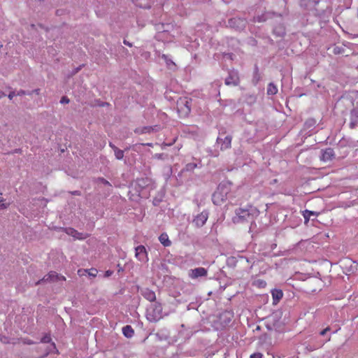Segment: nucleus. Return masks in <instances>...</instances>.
<instances>
[{
  "mask_svg": "<svg viewBox=\"0 0 358 358\" xmlns=\"http://www.w3.org/2000/svg\"><path fill=\"white\" fill-rule=\"evenodd\" d=\"M124 43L128 46H131V43H130L129 42L127 41L126 40H124Z\"/></svg>",
  "mask_w": 358,
  "mask_h": 358,
  "instance_id": "obj_45",
  "label": "nucleus"
},
{
  "mask_svg": "<svg viewBox=\"0 0 358 358\" xmlns=\"http://www.w3.org/2000/svg\"><path fill=\"white\" fill-rule=\"evenodd\" d=\"M143 145H148V146H152V143H147V144H143Z\"/></svg>",
  "mask_w": 358,
  "mask_h": 358,
  "instance_id": "obj_47",
  "label": "nucleus"
},
{
  "mask_svg": "<svg viewBox=\"0 0 358 358\" xmlns=\"http://www.w3.org/2000/svg\"><path fill=\"white\" fill-rule=\"evenodd\" d=\"M159 241L164 247H169L171 245V241L169 240V236L166 233H162L159 236Z\"/></svg>",
  "mask_w": 358,
  "mask_h": 358,
  "instance_id": "obj_19",
  "label": "nucleus"
},
{
  "mask_svg": "<svg viewBox=\"0 0 358 358\" xmlns=\"http://www.w3.org/2000/svg\"><path fill=\"white\" fill-rule=\"evenodd\" d=\"M79 70H80V66L76 69V73H77Z\"/></svg>",
  "mask_w": 358,
  "mask_h": 358,
  "instance_id": "obj_48",
  "label": "nucleus"
},
{
  "mask_svg": "<svg viewBox=\"0 0 358 358\" xmlns=\"http://www.w3.org/2000/svg\"><path fill=\"white\" fill-rule=\"evenodd\" d=\"M17 96L16 93L14 91H12L8 95L10 100H12L14 96Z\"/></svg>",
  "mask_w": 358,
  "mask_h": 358,
  "instance_id": "obj_42",
  "label": "nucleus"
},
{
  "mask_svg": "<svg viewBox=\"0 0 358 358\" xmlns=\"http://www.w3.org/2000/svg\"><path fill=\"white\" fill-rule=\"evenodd\" d=\"M65 231L68 235H70V236L74 237L75 238H77L79 240L85 239L87 237V236L85 234L79 233L78 231H76V229H74L73 228H70V227L66 228L65 229Z\"/></svg>",
  "mask_w": 358,
  "mask_h": 358,
  "instance_id": "obj_15",
  "label": "nucleus"
},
{
  "mask_svg": "<svg viewBox=\"0 0 358 358\" xmlns=\"http://www.w3.org/2000/svg\"><path fill=\"white\" fill-rule=\"evenodd\" d=\"M141 295L148 301L150 302H156V294L154 291L149 288H143L141 289Z\"/></svg>",
  "mask_w": 358,
  "mask_h": 358,
  "instance_id": "obj_12",
  "label": "nucleus"
},
{
  "mask_svg": "<svg viewBox=\"0 0 358 358\" xmlns=\"http://www.w3.org/2000/svg\"><path fill=\"white\" fill-rule=\"evenodd\" d=\"M270 15V13H266L264 14H262V15H258L254 17V22H265Z\"/></svg>",
  "mask_w": 358,
  "mask_h": 358,
  "instance_id": "obj_25",
  "label": "nucleus"
},
{
  "mask_svg": "<svg viewBox=\"0 0 358 358\" xmlns=\"http://www.w3.org/2000/svg\"><path fill=\"white\" fill-rule=\"evenodd\" d=\"M61 103H69V99L66 96H62L60 100Z\"/></svg>",
  "mask_w": 358,
  "mask_h": 358,
  "instance_id": "obj_37",
  "label": "nucleus"
},
{
  "mask_svg": "<svg viewBox=\"0 0 358 358\" xmlns=\"http://www.w3.org/2000/svg\"><path fill=\"white\" fill-rule=\"evenodd\" d=\"M225 84L227 85L237 86L239 84V76L237 71L231 70L229 72V76L226 78Z\"/></svg>",
  "mask_w": 358,
  "mask_h": 358,
  "instance_id": "obj_6",
  "label": "nucleus"
},
{
  "mask_svg": "<svg viewBox=\"0 0 358 358\" xmlns=\"http://www.w3.org/2000/svg\"><path fill=\"white\" fill-rule=\"evenodd\" d=\"M341 48L339 47H335L334 48V53L335 54H340L341 52Z\"/></svg>",
  "mask_w": 358,
  "mask_h": 358,
  "instance_id": "obj_41",
  "label": "nucleus"
},
{
  "mask_svg": "<svg viewBox=\"0 0 358 358\" xmlns=\"http://www.w3.org/2000/svg\"><path fill=\"white\" fill-rule=\"evenodd\" d=\"M39 92H40V90L39 89H36V90H34L31 91V94L33 93H36V94H38Z\"/></svg>",
  "mask_w": 358,
  "mask_h": 358,
  "instance_id": "obj_44",
  "label": "nucleus"
},
{
  "mask_svg": "<svg viewBox=\"0 0 358 358\" xmlns=\"http://www.w3.org/2000/svg\"><path fill=\"white\" fill-rule=\"evenodd\" d=\"M122 334L127 338H131L134 334V331L130 325H126L122 327Z\"/></svg>",
  "mask_w": 358,
  "mask_h": 358,
  "instance_id": "obj_20",
  "label": "nucleus"
},
{
  "mask_svg": "<svg viewBox=\"0 0 358 358\" xmlns=\"http://www.w3.org/2000/svg\"><path fill=\"white\" fill-rule=\"evenodd\" d=\"M320 1H321V0H309V5L312 6L315 9L317 14L324 13V8H322L321 9H317L316 8Z\"/></svg>",
  "mask_w": 358,
  "mask_h": 358,
  "instance_id": "obj_23",
  "label": "nucleus"
},
{
  "mask_svg": "<svg viewBox=\"0 0 358 358\" xmlns=\"http://www.w3.org/2000/svg\"><path fill=\"white\" fill-rule=\"evenodd\" d=\"M96 182L98 184H101V185H105V186L111 187V184L108 180H106L105 178H98L96 179Z\"/></svg>",
  "mask_w": 358,
  "mask_h": 358,
  "instance_id": "obj_30",
  "label": "nucleus"
},
{
  "mask_svg": "<svg viewBox=\"0 0 358 358\" xmlns=\"http://www.w3.org/2000/svg\"><path fill=\"white\" fill-rule=\"evenodd\" d=\"M164 153H157L154 155V157L157 159H164Z\"/></svg>",
  "mask_w": 358,
  "mask_h": 358,
  "instance_id": "obj_36",
  "label": "nucleus"
},
{
  "mask_svg": "<svg viewBox=\"0 0 358 358\" xmlns=\"http://www.w3.org/2000/svg\"><path fill=\"white\" fill-rule=\"evenodd\" d=\"M330 339H331V337H330V336H329L326 341H330Z\"/></svg>",
  "mask_w": 358,
  "mask_h": 358,
  "instance_id": "obj_49",
  "label": "nucleus"
},
{
  "mask_svg": "<svg viewBox=\"0 0 358 358\" xmlns=\"http://www.w3.org/2000/svg\"><path fill=\"white\" fill-rule=\"evenodd\" d=\"M31 95V92H26L24 90H20V91H18L17 93H16V95L17 96H22V95Z\"/></svg>",
  "mask_w": 358,
  "mask_h": 358,
  "instance_id": "obj_34",
  "label": "nucleus"
},
{
  "mask_svg": "<svg viewBox=\"0 0 358 358\" xmlns=\"http://www.w3.org/2000/svg\"><path fill=\"white\" fill-rule=\"evenodd\" d=\"M278 92L277 86L273 83H270L267 86V94L275 95Z\"/></svg>",
  "mask_w": 358,
  "mask_h": 358,
  "instance_id": "obj_22",
  "label": "nucleus"
},
{
  "mask_svg": "<svg viewBox=\"0 0 358 358\" xmlns=\"http://www.w3.org/2000/svg\"><path fill=\"white\" fill-rule=\"evenodd\" d=\"M8 206L9 203H5L3 199L0 200V210L7 208Z\"/></svg>",
  "mask_w": 358,
  "mask_h": 358,
  "instance_id": "obj_35",
  "label": "nucleus"
},
{
  "mask_svg": "<svg viewBox=\"0 0 358 358\" xmlns=\"http://www.w3.org/2000/svg\"><path fill=\"white\" fill-rule=\"evenodd\" d=\"M246 24L247 20L245 18L233 17L229 19L228 21L229 27L237 31L244 29Z\"/></svg>",
  "mask_w": 358,
  "mask_h": 358,
  "instance_id": "obj_5",
  "label": "nucleus"
},
{
  "mask_svg": "<svg viewBox=\"0 0 358 358\" xmlns=\"http://www.w3.org/2000/svg\"><path fill=\"white\" fill-rule=\"evenodd\" d=\"M229 187L227 184H220L212 196V201L215 205H221L227 199Z\"/></svg>",
  "mask_w": 358,
  "mask_h": 358,
  "instance_id": "obj_3",
  "label": "nucleus"
},
{
  "mask_svg": "<svg viewBox=\"0 0 358 358\" xmlns=\"http://www.w3.org/2000/svg\"><path fill=\"white\" fill-rule=\"evenodd\" d=\"M136 183L138 186L142 189L148 187L150 185H152V180L151 179L148 178H142L140 179H138L136 181Z\"/></svg>",
  "mask_w": 358,
  "mask_h": 358,
  "instance_id": "obj_18",
  "label": "nucleus"
},
{
  "mask_svg": "<svg viewBox=\"0 0 358 358\" xmlns=\"http://www.w3.org/2000/svg\"><path fill=\"white\" fill-rule=\"evenodd\" d=\"M329 331H330V328L328 327L325 328L324 329H323L322 331H321L320 334L321 336H324Z\"/></svg>",
  "mask_w": 358,
  "mask_h": 358,
  "instance_id": "obj_39",
  "label": "nucleus"
},
{
  "mask_svg": "<svg viewBox=\"0 0 358 358\" xmlns=\"http://www.w3.org/2000/svg\"><path fill=\"white\" fill-rule=\"evenodd\" d=\"M207 270L203 267H198L191 269L189 271V276L192 279H196L199 277H205L207 275Z\"/></svg>",
  "mask_w": 358,
  "mask_h": 358,
  "instance_id": "obj_10",
  "label": "nucleus"
},
{
  "mask_svg": "<svg viewBox=\"0 0 358 358\" xmlns=\"http://www.w3.org/2000/svg\"><path fill=\"white\" fill-rule=\"evenodd\" d=\"M273 33L278 36H282L285 34V29L282 27L274 29Z\"/></svg>",
  "mask_w": 358,
  "mask_h": 358,
  "instance_id": "obj_28",
  "label": "nucleus"
},
{
  "mask_svg": "<svg viewBox=\"0 0 358 358\" xmlns=\"http://www.w3.org/2000/svg\"><path fill=\"white\" fill-rule=\"evenodd\" d=\"M171 174H172V168L170 166H166L164 169V179L166 181H167L169 179Z\"/></svg>",
  "mask_w": 358,
  "mask_h": 358,
  "instance_id": "obj_27",
  "label": "nucleus"
},
{
  "mask_svg": "<svg viewBox=\"0 0 358 358\" xmlns=\"http://www.w3.org/2000/svg\"><path fill=\"white\" fill-rule=\"evenodd\" d=\"M52 346L53 348H55V346L54 343L52 344Z\"/></svg>",
  "mask_w": 358,
  "mask_h": 358,
  "instance_id": "obj_50",
  "label": "nucleus"
},
{
  "mask_svg": "<svg viewBox=\"0 0 358 358\" xmlns=\"http://www.w3.org/2000/svg\"><path fill=\"white\" fill-rule=\"evenodd\" d=\"M217 143L220 145L222 150H227L231 147V137L230 136H226L223 139L219 136L217 138Z\"/></svg>",
  "mask_w": 358,
  "mask_h": 358,
  "instance_id": "obj_11",
  "label": "nucleus"
},
{
  "mask_svg": "<svg viewBox=\"0 0 358 358\" xmlns=\"http://www.w3.org/2000/svg\"><path fill=\"white\" fill-rule=\"evenodd\" d=\"M88 270L87 269H80L78 270V273L79 274V275H85V273H87Z\"/></svg>",
  "mask_w": 358,
  "mask_h": 358,
  "instance_id": "obj_43",
  "label": "nucleus"
},
{
  "mask_svg": "<svg viewBox=\"0 0 358 358\" xmlns=\"http://www.w3.org/2000/svg\"><path fill=\"white\" fill-rule=\"evenodd\" d=\"M109 146L113 150L116 159H117V160L123 159L124 156V150L119 149L116 145H115L111 142L109 143Z\"/></svg>",
  "mask_w": 358,
  "mask_h": 358,
  "instance_id": "obj_16",
  "label": "nucleus"
},
{
  "mask_svg": "<svg viewBox=\"0 0 358 358\" xmlns=\"http://www.w3.org/2000/svg\"><path fill=\"white\" fill-rule=\"evenodd\" d=\"M135 256L142 262H145L148 260L147 252L143 245H138L135 248Z\"/></svg>",
  "mask_w": 358,
  "mask_h": 358,
  "instance_id": "obj_9",
  "label": "nucleus"
},
{
  "mask_svg": "<svg viewBox=\"0 0 358 358\" xmlns=\"http://www.w3.org/2000/svg\"><path fill=\"white\" fill-rule=\"evenodd\" d=\"M259 329H260V328H259V326H257V330H259Z\"/></svg>",
  "mask_w": 358,
  "mask_h": 358,
  "instance_id": "obj_51",
  "label": "nucleus"
},
{
  "mask_svg": "<svg viewBox=\"0 0 358 358\" xmlns=\"http://www.w3.org/2000/svg\"><path fill=\"white\" fill-rule=\"evenodd\" d=\"M65 277L58 275L55 271H50L48 275H45L41 280L36 282V285L43 282H54L57 280H65Z\"/></svg>",
  "mask_w": 358,
  "mask_h": 358,
  "instance_id": "obj_7",
  "label": "nucleus"
},
{
  "mask_svg": "<svg viewBox=\"0 0 358 358\" xmlns=\"http://www.w3.org/2000/svg\"><path fill=\"white\" fill-rule=\"evenodd\" d=\"M250 358H262V355L259 352L253 353L250 355Z\"/></svg>",
  "mask_w": 358,
  "mask_h": 358,
  "instance_id": "obj_38",
  "label": "nucleus"
},
{
  "mask_svg": "<svg viewBox=\"0 0 358 358\" xmlns=\"http://www.w3.org/2000/svg\"><path fill=\"white\" fill-rule=\"evenodd\" d=\"M97 273H98V271H97V270H96V269H95V268H91L90 270H89V271H87L88 275H89L90 276H92V277H95V276H96Z\"/></svg>",
  "mask_w": 358,
  "mask_h": 358,
  "instance_id": "obj_32",
  "label": "nucleus"
},
{
  "mask_svg": "<svg viewBox=\"0 0 358 358\" xmlns=\"http://www.w3.org/2000/svg\"><path fill=\"white\" fill-rule=\"evenodd\" d=\"M0 341L3 343H10V339L6 336H3V335H0Z\"/></svg>",
  "mask_w": 358,
  "mask_h": 358,
  "instance_id": "obj_31",
  "label": "nucleus"
},
{
  "mask_svg": "<svg viewBox=\"0 0 358 358\" xmlns=\"http://www.w3.org/2000/svg\"><path fill=\"white\" fill-rule=\"evenodd\" d=\"M334 157V151L332 148H328L322 150L321 160L328 162Z\"/></svg>",
  "mask_w": 358,
  "mask_h": 358,
  "instance_id": "obj_13",
  "label": "nucleus"
},
{
  "mask_svg": "<svg viewBox=\"0 0 358 358\" xmlns=\"http://www.w3.org/2000/svg\"><path fill=\"white\" fill-rule=\"evenodd\" d=\"M259 214L258 209L251 206L245 208H238L235 210V215L232 217V222L234 224L253 222Z\"/></svg>",
  "mask_w": 358,
  "mask_h": 358,
  "instance_id": "obj_1",
  "label": "nucleus"
},
{
  "mask_svg": "<svg viewBox=\"0 0 358 358\" xmlns=\"http://www.w3.org/2000/svg\"><path fill=\"white\" fill-rule=\"evenodd\" d=\"M6 96V94L3 92H0V99Z\"/></svg>",
  "mask_w": 358,
  "mask_h": 358,
  "instance_id": "obj_46",
  "label": "nucleus"
},
{
  "mask_svg": "<svg viewBox=\"0 0 358 358\" xmlns=\"http://www.w3.org/2000/svg\"><path fill=\"white\" fill-rule=\"evenodd\" d=\"M163 308L159 302H155L150 304L146 312V317L150 322H157L163 318Z\"/></svg>",
  "mask_w": 358,
  "mask_h": 358,
  "instance_id": "obj_2",
  "label": "nucleus"
},
{
  "mask_svg": "<svg viewBox=\"0 0 358 358\" xmlns=\"http://www.w3.org/2000/svg\"><path fill=\"white\" fill-rule=\"evenodd\" d=\"M162 59L165 62V63H166V66H167V67H168L169 69H174V68H175V66H176L175 63L172 61V59H170V58L169 57V56H168V55H162Z\"/></svg>",
  "mask_w": 358,
  "mask_h": 358,
  "instance_id": "obj_21",
  "label": "nucleus"
},
{
  "mask_svg": "<svg viewBox=\"0 0 358 358\" xmlns=\"http://www.w3.org/2000/svg\"><path fill=\"white\" fill-rule=\"evenodd\" d=\"M113 273V271L108 270L105 272L104 277H106V278L110 277V275H112Z\"/></svg>",
  "mask_w": 358,
  "mask_h": 358,
  "instance_id": "obj_40",
  "label": "nucleus"
},
{
  "mask_svg": "<svg viewBox=\"0 0 358 358\" xmlns=\"http://www.w3.org/2000/svg\"><path fill=\"white\" fill-rule=\"evenodd\" d=\"M273 297V303L277 304L280 300L282 298L283 293L281 289H273L271 292Z\"/></svg>",
  "mask_w": 358,
  "mask_h": 358,
  "instance_id": "obj_17",
  "label": "nucleus"
},
{
  "mask_svg": "<svg viewBox=\"0 0 358 358\" xmlns=\"http://www.w3.org/2000/svg\"><path fill=\"white\" fill-rule=\"evenodd\" d=\"M317 213L315 211H311L308 210H305L303 211V216L304 217L305 222H308L310 220L311 215H317Z\"/></svg>",
  "mask_w": 358,
  "mask_h": 358,
  "instance_id": "obj_24",
  "label": "nucleus"
},
{
  "mask_svg": "<svg viewBox=\"0 0 358 358\" xmlns=\"http://www.w3.org/2000/svg\"><path fill=\"white\" fill-rule=\"evenodd\" d=\"M127 358H134V357H127Z\"/></svg>",
  "mask_w": 358,
  "mask_h": 358,
  "instance_id": "obj_52",
  "label": "nucleus"
},
{
  "mask_svg": "<svg viewBox=\"0 0 358 358\" xmlns=\"http://www.w3.org/2000/svg\"><path fill=\"white\" fill-rule=\"evenodd\" d=\"M316 124V121L314 119H308L305 122V127L307 129H310L311 127H314Z\"/></svg>",
  "mask_w": 358,
  "mask_h": 358,
  "instance_id": "obj_29",
  "label": "nucleus"
},
{
  "mask_svg": "<svg viewBox=\"0 0 358 358\" xmlns=\"http://www.w3.org/2000/svg\"><path fill=\"white\" fill-rule=\"evenodd\" d=\"M350 127L355 128L358 124V109H352L350 111Z\"/></svg>",
  "mask_w": 358,
  "mask_h": 358,
  "instance_id": "obj_14",
  "label": "nucleus"
},
{
  "mask_svg": "<svg viewBox=\"0 0 358 358\" xmlns=\"http://www.w3.org/2000/svg\"><path fill=\"white\" fill-rule=\"evenodd\" d=\"M192 99L187 97L180 98L177 102V109L182 117L187 116L191 111Z\"/></svg>",
  "mask_w": 358,
  "mask_h": 358,
  "instance_id": "obj_4",
  "label": "nucleus"
},
{
  "mask_svg": "<svg viewBox=\"0 0 358 358\" xmlns=\"http://www.w3.org/2000/svg\"><path fill=\"white\" fill-rule=\"evenodd\" d=\"M197 167V164L196 163H188L185 165V168L182 170V172L193 171Z\"/></svg>",
  "mask_w": 358,
  "mask_h": 358,
  "instance_id": "obj_26",
  "label": "nucleus"
},
{
  "mask_svg": "<svg viewBox=\"0 0 358 358\" xmlns=\"http://www.w3.org/2000/svg\"><path fill=\"white\" fill-rule=\"evenodd\" d=\"M208 218V212L206 210L202 211L197 215L193 220V222L198 227H203Z\"/></svg>",
  "mask_w": 358,
  "mask_h": 358,
  "instance_id": "obj_8",
  "label": "nucleus"
},
{
  "mask_svg": "<svg viewBox=\"0 0 358 358\" xmlns=\"http://www.w3.org/2000/svg\"><path fill=\"white\" fill-rule=\"evenodd\" d=\"M51 341V338L50 336L48 335H45L42 338H41V342L42 343H48Z\"/></svg>",
  "mask_w": 358,
  "mask_h": 358,
  "instance_id": "obj_33",
  "label": "nucleus"
}]
</instances>
